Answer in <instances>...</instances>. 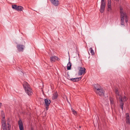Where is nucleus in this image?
<instances>
[{
  "instance_id": "9",
  "label": "nucleus",
  "mask_w": 130,
  "mask_h": 130,
  "mask_svg": "<svg viewBox=\"0 0 130 130\" xmlns=\"http://www.w3.org/2000/svg\"><path fill=\"white\" fill-rule=\"evenodd\" d=\"M108 4H107V10L110 12L111 11V0H108Z\"/></svg>"
},
{
  "instance_id": "18",
  "label": "nucleus",
  "mask_w": 130,
  "mask_h": 130,
  "mask_svg": "<svg viewBox=\"0 0 130 130\" xmlns=\"http://www.w3.org/2000/svg\"><path fill=\"white\" fill-rule=\"evenodd\" d=\"M23 9V7L21 6H18L17 10L19 11H22Z\"/></svg>"
},
{
  "instance_id": "23",
  "label": "nucleus",
  "mask_w": 130,
  "mask_h": 130,
  "mask_svg": "<svg viewBox=\"0 0 130 130\" xmlns=\"http://www.w3.org/2000/svg\"><path fill=\"white\" fill-rule=\"evenodd\" d=\"M18 6L15 5H12V7L13 9H14L16 10H17Z\"/></svg>"
},
{
  "instance_id": "25",
  "label": "nucleus",
  "mask_w": 130,
  "mask_h": 130,
  "mask_svg": "<svg viewBox=\"0 0 130 130\" xmlns=\"http://www.w3.org/2000/svg\"><path fill=\"white\" fill-rule=\"evenodd\" d=\"M71 110H72V111L73 112L74 114L75 115H76L77 114V113H76V111H75L74 110L73 108H72L71 109Z\"/></svg>"
},
{
  "instance_id": "4",
  "label": "nucleus",
  "mask_w": 130,
  "mask_h": 130,
  "mask_svg": "<svg viewBox=\"0 0 130 130\" xmlns=\"http://www.w3.org/2000/svg\"><path fill=\"white\" fill-rule=\"evenodd\" d=\"M100 11L101 13H103L104 11L106 6V3L104 0H101Z\"/></svg>"
},
{
  "instance_id": "2",
  "label": "nucleus",
  "mask_w": 130,
  "mask_h": 130,
  "mask_svg": "<svg viewBox=\"0 0 130 130\" xmlns=\"http://www.w3.org/2000/svg\"><path fill=\"white\" fill-rule=\"evenodd\" d=\"M24 89L25 92L29 96L33 94L32 90L29 87V86L28 83L26 82H24L23 84Z\"/></svg>"
},
{
  "instance_id": "22",
  "label": "nucleus",
  "mask_w": 130,
  "mask_h": 130,
  "mask_svg": "<svg viewBox=\"0 0 130 130\" xmlns=\"http://www.w3.org/2000/svg\"><path fill=\"white\" fill-rule=\"evenodd\" d=\"M110 100L111 104H114V101L113 99L111 97L110 98Z\"/></svg>"
},
{
  "instance_id": "1",
  "label": "nucleus",
  "mask_w": 130,
  "mask_h": 130,
  "mask_svg": "<svg viewBox=\"0 0 130 130\" xmlns=\"http://www.w3.org/2000/svg\"><path fill=\"white\" fill-rule=\"evenodd\" d=\"M120 14L121 25L124 26V20H125V22L127 23L128 21L126 13L124 12L123 10L122 7H120Z\"/></svg>"
},
{
  "instance_id": "17",
  "label": "nucleus",
  "mask_w": 130,
  "mask_h": 130,
  "mask_svg": "<svg viewBox=\"0 0 130 130\" xmlns=\"http://www.w3.org/2000/svg\"><path fill=\"white\" fill-rule=\"evenodd\" d=\"M44 101L45 105H49L51 103L50 100L47 99H45Z\"/></svg>"
},
{
  "instance_id": "16",
  "label": "nucleus",
  "mask_w": 130,
  "mask_h": 130,
  "mask_svg": "<svg viewBox=\"0 0 130 130\" xmlns=\"http://www.w3.org/2000/svg\"><path fill=\"white\" fill-rule=\"evenodd\" d=\"M58 96V94L57 92H55L53 94L52 96V99L53 100H54L57 99Z\"/></svg>"
},
{
  "instance_id": "27",
  "label": "nucleus",
  "mask_w": 130,
  "mask_h": 130,
  "mask_svg": "<svg viewBox=\"0 0 130 130\" xmlns=\"http://www.w3.org/2000/svg\"><path fill=\"white\" fill-rule=\"evenodd\" d=\"M2 105V103H0V106H1Z\"/></svg>"
},
{
  "instance_id": "26",
  "label": "nucleus",
  "mask_w": 130,
  "mask_h": 130,
  "mask_svg": "<svg viewBox=\"0 0 130 130\" xmlns=\"http://www.w3.org/2000/svg\"><path fill=\"white\" fill-rule=\"evenodd\" d=\"M49 105H46V110H47L48 108Z\"/></svg>"
},
{
  "instance_id": "8",
  "label": "nucleus",
  "mask_w": 130,
  "mask_h": 130,
  "mask_svg": "<svg viewBox=\"0 0 130 130\" xmlns=\"http://www.w3.org/2000/svg\"><path fill=\"white\" fill-rule=\"evenodd\" d=\"M23 45L18 44L17 45V47L18 50L19 52H23L24 50Z\"/></svg>"
},
{
  "instance_id": "15",
  "label": "nucleus",
  "mask_w": 130,
  "mask_h": 130,
  "mask_svg": "<svg viewBox=\"0 0 130 130\" xmlns=\"http://www.w3.org/2000/svg\"><path fill=\"white\" fill-rule=\"evenodd\" d=\"M81 77H77L75 78H71L70 80L74 82H77L79 80H81Z\"/></svg>"
},
{
  "instance_id": "24",
  "label": "nucleus",
  "mask_w": 130,
  "mask_h": 130,
  "mask_svg": "<svg viewBox=\"0 0 130 130\" xmlns=\"http://www.w3.org/2000/svg\"><path fill=\"white\" fill-rule=\"evenodd\" d=\"M123 101H126L127 100V98L125 96H124L123 97Z\"/></svg>"
},
{
  "instance_id": "10",
  "label": "nucleus",
  "mask_w": 130,
  "mask_h": 130,
  "mask_svg": "<svg viewBox=\"0 0 130 130\" xmlns=\"http://www.w3.org/2000/svg\"><path fill=\"white\" fill-rule=\"evenodd\" d=\"M51 3L55 6H58L59 4L58 0H50Z\"/></svg>"
},
{
  "instance_id": "5",
  "label": "nucleus",
  "mask_w": 130,
  "mask_h": 130,
  "mask_svg": "<svg viewBox=\"0 0 130 130\" xmlns=\"http://www.w3.org/2000/svg\"><path fill=\"white\" fill-rule=\"evenodd\" d=\"M95 92L97 95L100 96H104V91L102 88L96 91Z\"/></svg>"
},
{
  "instance_id": "28",
  "label": "nucleus",
  "mask_w": 130,
  "mask_h": 130,
  "mask_svg": "<svg viewBox=\"0 0 130 130\" xmlns=\"http://www.w3.org/2000/svg\"><path fill=\"white\" fill-rule=\"evenodd\" d=\"M79 128H81V126H79Z\"/></svg>"
},
{
  "instance_id": "20",
  "label": "nucleus",
  "mask_w": 130,
  "mask_h": 130,
  "mask_svg": "<svg viewBox=\"0 0 130 130\" xmlns=\"http://www.w3.org/2000/svg\"><path fill=\"white\" fill-rule=\"evenodd\" d=\"M71 63H70V62H69L67 64V69L68 70H70L71 69Z\"/></svg>"
},
{
  "instance_id": "11",
  "label": "nucleus",
  "mask_w": 130,
  "mask_h": 130,
  "mask_svg": "<svg viewBox=\"0 0 130 130\" xmlns=\"http://www.w3.org/2000/svg\"><path fill=\"white\" fill-rule=\"evenodd\" d=\"M18 123L20 130H24L23 124L21 120H20L18 121Z\"/></svg>"
},
{
  "instance_id": "6",
  "label": "nucleus",
  "mask_w": 130,
  "mask_h": 130,
  "mask_svg": "<svg viewBox=\"0 0 130 130\" xmlns=\"http://www.w3.org/2000/svg\"><path fill=\"white\" fill-rule=\"evenodd\" d=\"M115 92L117 98V99L119 98L120 100H121V101H122V98L121 94H120L118 90L117 89H116L115 90Z\"/></svg>"
},
{
  "instance_id": "19",
  "label": "nucleus",
  "mask_w": 130,
  "mask_h": 130,
  "mask_svg": "<svg viewBox=\"0 0 130 130\" xmlns=\"http://www.w3.org/2000/svg\"><path fill=\"white\" fill-rule=\"evenodd\" d=\"M122 101H121V100H120V107L122 109V110H123V105H124V103H123V100L122 99Z\"/></svg>"
},
{
  "instance_id": "7",
  "label": "nucleus",
  "mask_w": 130,
  "mask_h": 130,
  "mask_svg": "<svg viewBox=\"0 0 130 130\" xmlns=\"http://www.w3.org/2000/svg\"><path fill=\"white\" fill-rule=\"evenodd\" d=\"M86 73V69L84 68L80 67L79 74L81 75L83 74H84Z\"/></svg>"
},
{
  "instance_id": "12",
  "label": "nucleus",
  "mask_w": 130,
  "mask_h": 130,
  "mask_svg": "<svg viewBox=\"0 0 130 130\" xmlns=\"http://www.w3.org/2000/svg\"><path fill=\"white\" fill-rule=\"evenodd\" d=\"M94 87L95 88V92L96 91L102 88L100 85L98 84H94Z\"/></svg>"
},
{
  "instance_id": "13",
  "label": "nucleus",
  "mask_w": 130,
  "mask_h": 130,
  "mask_svg": "<svg viewBox=\"0 0 130 130\" xmlns=\"http://www.w3.org/2000/svg\"><path fill=\"white\" fill-rule=\"evenodd\" d=\"M58 59L57 57L55 56H53L50 57V61L52 62H54L57 60Z\"/></svg>"
},
{
  "instance_id": "21",
  "label": "nucleus",
  "mask_w": 130,
  "mask_h": 130,
  "mask_svg": "<svg viewBox=\"0 0 130 130\" xmlns=\"http://www.w3.org/2000/svg\"><path fill=\"white\" fill-rule=\"evenodd\" d=\"M89 51H90V53L92 55H93L94 54V51L92 48H90L89 49Z\"/></svg>"
},
{
  "instance_id": "3",
  "label": "nucleus",
  "mask_w": 130,
  "mask_h": 130,
  "mask_svg": "<svg viewBox=\"0 0 130 130\" xmlns=\"http://www.w3.org/2000/svg\"><path fill=\"white\" fill-rule=\"evenodd\" d=\"M2 127L3 130H10L11 128V125L8 122L7 125L6 124V121L3 120L2 122Z\"/></svg>"
},
{
  "instance_id": "14",
  "label": "nucleus",
  "mask_w": 130,
  "mask_h": 130,
  "mask_svg": "<svg viewBox=\"0 0 130 130\" xmlns=\"http://www.w3.org/2000/svg\"><path fill=\"white\" fill-rule=\"evenodd\" d=\"M126 122L127 124H130V119L129 114L127 113L126 114Z\"/></svg>"
}]
</instances>
